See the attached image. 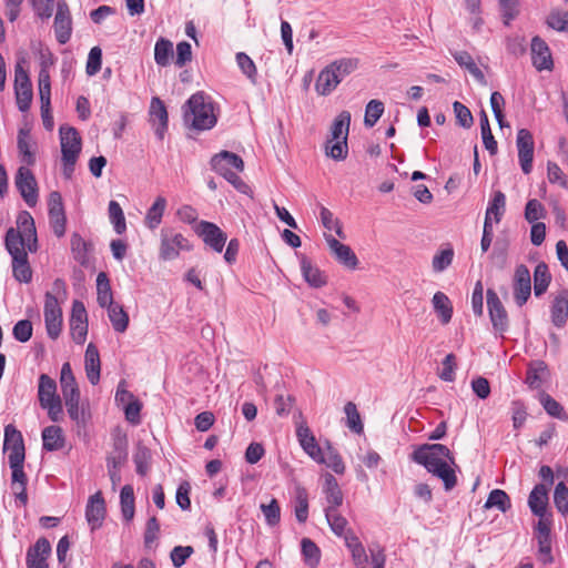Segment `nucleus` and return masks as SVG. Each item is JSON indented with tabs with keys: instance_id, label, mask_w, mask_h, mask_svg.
Segmentation results:
<instances>
[{
	"instance_id": "5fc2aeb1",
	"label": "nucleus",
	"mask_w": 568,
	"mask_h": 568,
	"mask_svg": "<svg viewBox=\"0 0 568 568\" xmlns=\"http://www.w3.org/2000/svg\"><path fill=\"white\" fill-rule=\"evenodd\" d=\"M348 153L347 140H327L325 154L335 161L345 160Z\"/></svg>"
},
{
	"instance_id": "c03bdc74",
	"label": "nucleus",
	"mask_w": 568,
	"mask_h": 568,
	"mask_svg": "<svg viewBox=\"0 0 568 568\" xmlns=\"http://www.w3.org/2000/svg\"><path fill=\"white\" fill-rule=\"evenodd\" d=\"M32 145L33 143L29 130L20 129L18 133V150L22 155L23 162H26L28 165H33L36 162Z\"/></svg>"
},
{
	"instance_id": "7c9ffc66",
	"label": "nucleus",
	"mask_w": 568,
	"mask_h": 568,
	"mask_svg": "<svg viewBox=\"0 0 568 568\" xmlns=\"http://www.w3.org/2000/svg\"><path fill=\"white\" fill-rule=\"evenodd\" d=\"M432 303L442 324H448L453 316V305L448 296L443 292H436L433 296Z\"/></svg>"
},
{
	"instance_id": "de8ad7c7",
	"label": "nucleus",
	"mask_w": 568,
	"mask_h": 568,
	"mask_svg": "<svg viewBox=\"0 0 568 568\" xmlns=\"http://www.w3.org/2000/svg\"><path fill=\"white\" fill-rule=\"evenodd\" d=\"M12 272L13 277L20 283H29L32 280V270L28 261V254L26 256H19L12 258Z\"/></svg>"
},
{
	"instance_id": "09e8293b",
	"label": "nucleus",
	"mask_w": 568,
	"mask_h": 568,
	"mask_svg": "<svg viewBox=\"0 0 568 568\" xmlns=\"http://www.w3.org/2000/svg\"><path fill=\"white\" fill-rule=\"evenodd\" d=\"M120 504L122 516L126 521H130L134 517V491L131 485L122 487L120 493Z\"/></svg>"
},
{
	"instance_id": "ddd939ff",
	"label": "nucleus",
	"mask_w": 568,
	"mask_h": 568,
	"mask_svg": "<svg viewBox=\"0 0 568 568\" xmlns=\"http://www.w3.org/2000/svg\"><path fill=\"white\" fill-rule=\"evenodd\" d=\"M39 95L41 102V116L45 129L51 130L53 126L52 115L50 113L51 105V83L50 74L45 68H41L39 72Z\"/></svg>"
},
{
	"instance_id": "4c0bfd02",
	"label": "nucleus",
	"mask_w": 568,
	"mask_h": 568,
	"mask_svg": "<svg viewBox=\"0 0 568 568\" xmlns=\"http://www.w3.org/2000/svg\"><path fill=\"white\" fill-rule=\"evenodd\" d=\"M108 308V315L109 320L114 328L115 332L124 333L129 326V315L123 310V307L118 304L113 303Z\"/></svg>"
},
{
	"instance_id": "6e6552de",
	"label": "nucleus",
	"mask_w": 568,
	"mask_h": 568,
	"mask_svg": "<svg viewBox=\"0 0 568 568\" xmlns=\"http://www.w3.org/2000/svg\"><path fill=\"white\" fill-rule=\"evenodd\" d=\"M70 332L77 344H83L88 334V314L84 304L73 301L70 317Z\"/></svg>"
},
{
	"instance_id": "680f3d73",
	"label": "nucleus",
	"mask_w": 568,
	"mask_h": 568,
	"mask_svg": "<svg viewBox=\"0 0 568 568\" xmlns=\"http://www.w3.org/2000/svg\"><path fill=\"white\" fill-rule=\"evenodd\" d=\"M384 113V103L379 100H371L365 109L364 123L367 128L376 124Z\"/></svg>"
},
{
	"instance_id": "f257e3e1",
	"label": "nucleus",
	"mask_w": 568,
	"mask_h": 568,
	"mask_svg": "<svg viewBox=\"0 0 568 568\" xmlns=\"http://www.w3.org/2000/svg\"><path fill=\"white\" fill-rule=\"evenodd\" d=\"M183 121L187 128L196 131L212 129L217 116L211 97L202 91L192 94L183 105Z\"/></svg>"
},
{
	"instance_id": "c756f323",
	"label": "nucleus",
	"mask_w": 568,
	"mask_h": 568,
	"mask_svg": "<svg viewBox=\"0 0 568 568\" xmlns=\"http://www.w3.org/2000/svg\"><path fill=\"white\" fill-rule=\"evenodd\" d=\"M339 84L336 74L325 67L320 73L315 82V91L318 95H329Z\"/></svg>"
},
{
	"instance_id": "0e129e2a",
	"label": "nucleus",
	"mask_w": 568,
	"mask_h": 568,
	"mask_svg": "<svg viewBox=\"0 0 568 568\" xmlns=\"http://www.w3.org/2000/svg\"><path fill=\"white\" fill-rule=\"evenodd\" d=\"M267 525L276 526L281 520V508L275 498L271 499L268 504L260 506Z\"/></svg>"
},
{
	"instance_id": "0eeeda50",
	"label": "nucleus",
	"mask_w": 568,
	"mask_h": 568,
	"mask_svg": "<svg viewBox=\"0 0 568 568\" xmlns=\"http://www.w3.org/2000/svg\"><path fill=\"white\" fill-rule=\"evenodd\" d=\"M16 186L20 192L24 202L30 206H34L38 202V184L34 174L30 169L21 166L16 175Z\"/></svg>"
},
{
	"instance_id": "4468645a",
	"label": "nucleus",
	"mask_w": 568,
	"mask_h": 568,
	"mask_svg": "<svg viewBox=\"0 0 568 568\" xmlns=\"http://www.w3.org/2000/svg\"><path fill=\"white\" fill-rule=\"evenodd\" d=\"M211 166L216 173L224 176L234 171L242 172L244 170V162L237 154L222 151L211 159Z\"/></svg>"
},
{
	"instance_id": "f3484780",
	"label": "nucleus",
	"mask_w": 568,
	"mask_h": 568,
	"mask_svg": "<svg viewBox=\"0 0 568 568\" xmlns=\"http://www.w3.org/2000/svg\"><path fill=\"white\" fill-rule=\"evenodd\" d=\"M325 240L332 254L339 264L349 270L357 267L358 258L348 245L341 243L329 234H325Z\"/></svg>"
},
{
	"instance_id": "6e6d98bb",
	"label": "nucleus",
	"mask_w": 568,
	"mask_h": 568,
	"mask_svg": "<svg viewBox=\"0 0 568 568\" xmlns=\"http://www.w3.org/2000/svg\"><path fill=\"white\" fill-rule=\"evenodd\" d=\"M430 473L443 480L447 491L452 490L457 484L455 470L450 467L448 462L434 468Z\"/></svg>"
},
{
	"instance_id": "c9c22d12",
	"label": "nucleus",
	"mask_w": 568,
	"mask_h": 568,
	"mask_svg": "<svg viewBox=\"0 0 568 568\" xmlns=\"http://www.w3.org/2000/svg\"><path fill=\"white\" fill-rule=\"evenodd\" d=\"M38 397L40 404L60 398L59 395H57L55 381L47 374H41L39 377Z\"/></svg>"
},
{
	"instance_id": "393cba45",
	"label": "nucleus",
	"mask_w": 568,
	"mask_h": 568,
	"mask_svg": "<svg viewBox=\"0 0 568 568\" xmlns=\"http://www.w3.org/2000/svg\"><path fill=\"white\" fill-rule=\"evenodd\" d=\"M150 116L153 122H159L154 129V132L160 140H163L165 131L168 129L169 116L164 103L158 97H154L151 100Z\"/></svg>"
},
{
	"instance_id": "cd10ccee",
	"label": "nucleus",
	"mask_w": 568,
	"mask_h": 568,
	"mask_svg": "<svg viewBox=\"0 0 568 568\" xmlns=\"http://www.w3.org/2000/svg\"><path fill=\"white\" fill-rule=\"evenodd\" d=\"M128 458V439L125 436H116L113 439V449L108 457V468L118 469Z\"/></svg>"
},
{
	"instance_id": "473e14b6",
	"label": "nucleus",
	"mask_w": 568,
	"mask_h": 568,
	"mask_svg": "<svg viewBox=\"0 0 568 568\" xmlns=\"http://www.w3.org/2000/svg\"><path fill=\"white\" fill-rule=\"evenodd\" d=\"M301 270L305 281L313 287H322L326 284V276L322 271L312 264V262L303 257L301 261Z\"/></svg>"
},
{
	"instance_id": "c85d7f7f",
	"label": "nucleus",
	"mask_w": 568,
	"mask_h": 568,
	"mask_svg": "<svg viewBox=\"0 0 568 568\" xmlns=\"http://www.w3.org/2000/svg\"><path fill=\"white\" fill-rule=\"evenodd\" d=\"M549 377V371L545 362H531L527 369L526 383L530 388H539Z\"/></svg>"
},
{
	"instance_id": "a19ab883",
	"label": "nucleus",
	"mask_w": 568,
	"mask_h": 568,
	"mask_svg": "<svg viewBox=\"0 0 568 568\" xmlns=\"http://www.w3.org/2000/svg\"><path fill=\"white\" fill-rule=\"evenodd\" d=\"M98 304L106 307L114 303L110 280L104 272H100L97 276Z\"/></svg>"
},
{
	"instance_id": "e2e57ef3",
	"label": "nucleus",
	"mask_w": 568,
	"mask_h": 568,
	"mask_svg": "<svg viewBox=\"0 0 568 568\" xmlns=\"http://www.w3.org/2000/svg\"><path fill=\"white\" fill-rule=\"evenodd\" d=\"M547 179L551 184H557L566 190L568 189V176L555 162L548 161L547 163Z\"/></svg>"
},
{
	"instance_id": "9d476101",
	"label": "nucleus",
	"mask_w": 568,
	"mask_h": 568,
	"mask_svg": "<svg viewBox=\"0 0 568 568\" xmlns=\"http://www.w3.org/2000/svg\"><path fill=\"white\" fill-rule=\"evenodd\" d=\"M195 232L212 250L217 253L223 251L227 236L216 224L207 221H201L196 225Z\"/></svg>"
},
{
	"instance_id": "aec40b11",
	"label": "nucleus",
	"mask_w": 568,
	"mask_h": 568,
	"mask_svg": "<svg viewBox=\"0 0 568 568\" xmlns=\"http://www.w3.org/2000/svg\"><path fill=\"white\" fill-rule=\"evenodd\" d=\"M51 552V545L47 538H39L27 552L28 568H49L47 559Z\"/></svg>"
},
{
	"instance_id": "423d86ee",
	"label": "nucleus",
	"mask_w": 568,
	"mask_h": 568,
	"mask_svg": "<svg viewBox=\"0 0 568 568\" xmlns=\"http://www.w3.org/2000/svg\"><path fill=\"white\" fill-rule=\"evenodd\" d=\"M14 91L19 110L21 112L28 111L32 101V84L28 72L20 63L14 68Z\"/></svg>"
},
{
	"instance_id": "37998d69",
	"label": "nucleus",
	"mask_w": 568,
	"mask_h": 568,
	"mask_svg": "<svg viewBox=\"0 0 568 568\" xmlns=\"http://www.w3.org/2000/svg\"><path fill=\"white\" fill-rule=\"evenodd\" d=\"M551 281V275L546 263L540 262L534 271V292L536 296L542 295Z\"/></svg>"
},
{
	"instance_id": "2eb2a0df",
	"label": "nucleus",
	"mask_w": 568,
	"mask_h": 568,
	"mask_svg": "<svg viewBox=\"0 0 568 568\" xmlns=\"http://www.w3.org/2000/svg\"><path fill=\"white\" fill-rule=\"evenodd\" d=\"M3 450L9 453L8 460L26 459L22 434L11 424L4 427Z\"/></svg>"
},
{
	"instance_id": "49530a36",
	"label": "nucleus",
	"mask_w": 568,
	"mask_h": 568,
	"mask_svg": "<svg viewBox=\"0 0 568 568\" xmlns=\"http://www.w3.org/2000/svg\"><path fill=\"white\" fill-rule=\"evenodd\" d=\"M511 507L510 498L506 491L501 489H494L489 493L484 508H497L501 513H506Z\"/></svg>"
},
{
	"instance_id": "1a4fd4ad",
	"label": "nucleus",
	"mask_w": 568,
	"mask_h": 568,
	"mask_svg": "<svg viewBox=\"0 0 568 568\" xmlns=\"http://www.w3.org/2000/svg\"><path fill=\"white\" fill-rule=\"evenodd\" d=\"M49 219L50 225L52 227L53 233L61 237L65 233V212L62 202V196L58 191H52L49 194Z\"/></svg>"
},
{
	"instance_id": "bf43d9fd",
	"label": "nucleus",
	"mask_w": 568,
	"mask_h": 568,
	"mask_svg": "<svg viewBox=\"0 0 568 568\" xmlns=\"http://www.w3.org/2000/svg\"><path fill=\"white\" fill-rule=\"evenodd\" d=\"M151 452L148 447L139 445L133 456L136 473L141 476L146 475L150 468Z\"/></svg>"
},
{
	"instance_id": "9b49d317",
	"label": "nucleus",
	"mask_w": 568,
	"mask_h": 568,
	"mask_svg": "<svg viewBox=\"0 0 568 568\" xmlns=\"http://www.w3.org/2000/svg\"><path fill=\"white\" fill-rule=\"evenodd\" d=\"M516 144L520 168L525 174H529L532 170L534 160L532 134L527 129H519L517 132Z\"/></svg>"
},
{
	"instance_id": "72a5a7b5",
	"label": "nucleus",
	"mask_w": 568,
	"mask_h": 568,
	"mask_svg": "<svg viewBox=\"0 0 568 568\" xmlns=\"http://www.w3.org/2000/svg\"><path fill=\"white\" fill-rule=\"evenodd\" d=\"M43 448L48 452L59 450L64 445L62 429L59 426H48L42 430Z\"/></svg>"
},
{
	"instance_id": "f03ea898",
	"label": "nucleus",
	"mask_w": 568,
	"mask_h": 568,
	"mask_svg": "<svg viewBox=\"0 0 568 568\" xmlns=\"http://www.w3.org/2000/svg\"><path fill=\"white\" fill-rule=\"evenodd\" d=\"M18 230L10 227L6 233V248L12 258L26 256L28 253L26 246L30 252L37 247V231L33 217L29 212H21L17 219Z\"/></svg>"
},
{
	"instance_id": "a18cd8bd",
	"label": "nucleus",
	"mask_w": 568,
	"mask_h": 568,
	"mask_svg": "<svg viewBox=\"0 0 568 568\" xmlns=\"http://www.w3.org/2000/svg\"><path fill=\"white\" fill-rule=\"evenodd\" d=\"M325 517H326V520L331 527V529L333 530V532L339 537H344L345 538V535L351 531L349 529H347V520L345 517H343L342 515H339L337 513V509H333V507H326L325 508Z\"/></svg>"
},
{
	"instance_id": "e433bc0d",
	"label": "nucleus",
	"mask_w": 568,
	"mask_h": 568,
	"mask_svg": "<svg viewBox=\"0 0 568 568\" xmlns=\"http://www.w3.org/2000/svg\"><path fill=\"white\" fill-rule=\"evenodd\" d=\"M326 500L328 506L336 509L343 503V494L338 486L336 478L332 474L325 475V488Z\"/></svg>"
},
{
	"instance_id": "69168bd1",
	"label": "nucleus",
	"mask_w": 568,
	"mask_h": 568,
	"mask_svg": "<svg viewBox=\"0 0 568 568\" xmlns=\"http://www.w3.org/2000/svg\"><path fill=\"white\" fill-rule=\"evenodd\" d=\"M454 250L447 247L434 255L432 261L433 270L437 273L445 271L453 262Z\"/></svg>"
},
{
	"instance_id": "4be33fe9",
	"label": "nucleus",
	"mask_w": 568,
	"mask_h": 568,
	"mask_svg": "<svg viewBox=\"0 0 568 568\" xmlns=\"http://www.w3.org/2000/svg\"><path fill=\"white\" fill-rule=\"evenodd\" d=\"M296 436L304 452L312 459L322 464L324 455L311 429L306 425L301 424L297 426Z\"/></svg>"
},
{
	"instance_id": "7ed1b4c3",
	"label": "nucleus",
	"mask_w": 568,
	"mask_h": 568,
	"mask_svg": "<svg viewBox=\"0 0 568 568\" xmlns=\"http://www.w3.org/2000/svg\"><path fill=\"white\" fill-rule=\"evenodd\" d=\"M412 457L414 462L423 465L428 471L447 462L455 464L449 448L442 444H425L418 447Z\"/></svg>"
},
{
	"instance_id": "39448f33",
	"label": "nucleus",
	"mask_w": 568,
	"mask_h": 568,
	"mask_svg": "<svg viewBox=\"0 0 568 568\" xmlns=\"http://www.w3.org/2000/svg\"><path fill=\"white\" fill-rule=\"evenodd\" d=\"M43 313L48 336L57 339L62 329V310L60 302L51 293H45Z\"/></svg>"
},
{
	"instance_id": "774afa93",
	"label": "nucleus",
	"mask_w": 568,
	"mask_h": 568,
	"mask_svg": "<svg viewBox=\"0 0 568 568\" xmlns=\"http://www.w3.org/2000/svg\"><path fill=\"white\" fill-rule=\"evenodd\" d=\"M554 503L559 513L568 514V487L562 481L555 488Z\"/></svg>"
},
{
	"instance_id": "f8f14e48",
	"label": "nucleus",
	"mask_w": 568,
	"mask_h": 568,
	"mask_svg": "<svg viewBox=\"0 0 568 568\" xmlns=\"http://www.w3.org/2000/svg\"><path fill=\"white\" fill-rule=\"evenodd\" d=\"M54 31L60 44L67 43L72 33V20L70 9L65 0L57 2V12L54 17Z\"/></svg>"
},
{
	"instance_id": "8fccbe9b",
	"label": "nucleus",
	"mask_w": 568,
	"mask_h": 568,
	"mask_svg": "<svg viewBox=\"0 0 568 568\" xmlns=\"http://www.w3.org/2000/svg\"><path fill=\"white\" fill-rule=\"evenodd\" d=\"M506 196L501 191H495L491 201L486 210V217L494 219L499 223L505 213Z\"/></svg>"
},
{
	"instance_id": "bb28decb",
	"label": "nucleus",
	"mask_w": 568,
	"mask_h": 568,
	"mask_svg": "<svg viewBox=\"0 0 568 568\" xmlns=\"http://www.w3.org/2000/svg\"><path fill=\"white\" fill-rule=\"evenodd\" d=\"M345 545L352 554L355 566L357 568H367L368 556L363 544L353 531H348L345 535Z\"/></svg>"
},
{
	"instance_id": "3c124183",
	"label": "nucleus",
	"mask_w": 568,
	"mask_h": 568,
	"mask_svg": "<svg viewBox=\"0 0 568 568\" xmlns=\"http://www.w3.org/2000/svg\"><path fill=\"white\" fill-rule=\"evenodd\" d=\"M109 219L116 234L121 235L126 231L125 216L122 207L116 201H110L108 207Z\"/></svg>"
},
{
	"instance_id": "6ab92c4d",
	"label": "nucleus",
	"mask_w": 568,
	"mask_h": 568,
	"mask_svg": "<svg viewBox=\"0 0 568 568\" xmlns=\"http://www.w3.org/2000/svg\"><path fill=\"white\" fill-rule=\"evenodd\" d=\"M105 501L101 491H97L92 495L87 504L85 518L91 527V530L100 528L105 518Z\"/></svg>"
},
{
	"instance_id": "412c9836",
	"label": "nucleus",
	"mask_w": 568,
	"mask_h": 568,
	"mask_svg": "<svg viewBox=\"0 0 568 568\" xmlns=\"http://www.w3.org/2000/svg\"><path fill=\"white\" fill-rule=\"evenodd\" d=\"M60 142L62 158H79L81 152V138L72 126L60 128Z\"/></svg>"
},
{
	"instance_id": "20e7f679",
	"label": "nucleus",
	"mask_w": 568,
	"mask_h": 568,
	"mask_svg": "<svg viewBox=\"0 0 568 568\" xmlns=\"http://www.w3.org/2000/svg\"><path fill=\"white\" fill-rule=\"evenodd\" d=\"M190 241L181 233L170 229L161 230L160 258L163 261L175 260L181 251H190Z\"/></svg>"
},
{
	"instance_id": "58836bf2",
	"label": "nucleus",
	"mask_w": 568,
	"mask_h": 568,
	"mask_svg": "<svg viewBox=\"0 0 568 568\" xmlns=\"http://www.w3.org/2000/svg\"><path fill=\"white\" fill-rule=\"evenodd\" d=\"M327 68L336 74L338 82L341 83L347 75L353 73L358 68V59H338L329 63Z\"/></svg>"
},
{
	"instance_id": "a211bd4d",
	"label": "nucleus",
	"mask_w": 568,
	"mask_h": 568,
	"mask_svg": "<svg viewBox=\"0 0 568 568\" xmlns=\"http://www.w3.org/2000/svg\"><path fill=\"white\" fill-rule=\"evenodd\" d=\"M487 306L493 327L496 331L505 332L508 327L507 312L497 293L493 290H487Z\"/></svg>"
},
{
	"instance_id": "a878e982",
	"label": "nucleus",
	"mask_w": 568,
	"mask_h": 568,
	"mask_svg": "<svg viewBox=\"0 0 568 568\" xmlns=\"http://www.w3.org/2000/svg\"><path fill=\"white\" fill-rule=\"evenodd\" d=\"M548 505V489L545 485H536L529 494L528 506L538 517H545Z\"/></svg>"
},
{
	"instance_id": "13d9d810",
	"label": "nucleus",
	"mask_w": 568,
	"mask_h": 568,
	"mask_svg": "<svg viewBox=\"0 0 568 568\" xmlns=\"http://www.w3.org/2000/svg\"><path fill=\"white\" fill-rule=\"evenodd\" d=\"M344 412L347 419V427L356 434H362L364 430V425L362 423L361 415L356 405L353 402L346 403L344 406Z\"/></svg>"
},
{
	"instance_id": "ea45409f",
	"label": "nucleus",
	"mask_w": 568,
	"mask_h": 568,
	"mask_svg": "<svg viewBox=\"0 0 568 568\" xmlns=\"http://www.w3.org/2000/svg\"><path fill=\"white\" fill-rule=\"evenodd\" d=\"M455 61L465 68L478 82L486 83V78L483 71L477 67L473 57L467 51H457L454 54Z\"/></svg>"
},
{
	"instance_id": "603ef678",
	"label": "nucleus",
	"mask_w": 568,
	"mask_h": 568,
	"mask_svg": "<svg viewBox=\"0 0 568 568\" xmlns=\"http://www.w3.org/2000/svg\"><path fill=\"white\" fill-rule=\"evenodd\" d=\"M172 55H173L172 42L164 38L159 39L154 47L155 62L161 67H165L170 63V58Z\"/></svg>"
},
{
	"instance_id": "b1692460",
	"label": "nucleus",
	"mask_w": 568,
	"mask_h": 568,
	"mask_svg": "<svg viewBox=\"0 0 568 568\" xmlns=\"http://www.w3.org/2000/svg\"><path fill=\"white\" fill-rule=\"evenodd\" d=\"M84 367L89 382L97 385L100 381L101 362L97 346L90 343L84 354Z\"/></svg>"
},
{
	"instance_id": "864d4df0",
	"label": "nucleus",
	"mask_w": 568,
	"mask_h": 568,
	"mask_svg": "<svg viewBox=\"0 0 568 568\" xmlns=\"http://www.w3.org/2000/svg\"><path fill=\"white\" fill-rule=\"evenodd\" d=\"M480 131H481V138L483 143L486 148V150L491 154L497 153V142L491 133L490 124L488 116L485 111H481L480 113Z\"/></svg>"
},
{
	"instance_id": "79ce46f5",
	"label": "nucleus",
	"mask_w": 568,
	"mask_h": 568,
	"mask_svg": "<svg viewBox=\"0 0 568 568\" xmlns=\"http://www.w3.org/2000/svg\"><path fill=\"white\" fill-rule=\"evenodd\" d=\"M165 207L166 200L163 196H158L145 215L144 222L149 229L154 230L160 225Z\"/></svg>"
},
{
	"instance_id": "dca6fc26",
	"label": "nucleus",
	"mask_w": 568,
	"mask_h": 568,
	"mask_svg": "<svg viewBox=\"0 0 568 568\" xmlns=\"http://www.w3.org/2000/svg\"><path fill=\"white\" fill-rule=\"evenodd\" d=\"M531 293V277L528 267L520 264L514 274V298L518 306H523Z\"/></svg>"
},
{
	"instance_id": "f704fd0d",
	"label": "nucleus",
	"mask_w": 568,
	"mask_h": 568,
	"mask_svg": "<svg viewBox=\"0 0 568 568\" xmlns=\"http://www.w3.org/2000/svg\"><path fill=\"white\" fill-rule=\"evenodd\" d=\"M351 125V113L342 111L333 121L328 140H347Z\"/></svg>"
},
{
	"instance_id": "2f4dec72",
	"label": "nucleus",
	"mask_w": 568,
	"mask_h": 568,
	"mask_svg": "<svg viewBox=\"0 0 568 568\" xmlns=\"http://www.w3.org/2000/svg\"><path fill=\"white\" fill-rule=\"evenodd\" d=\"M551 322L557 327H562L568 320V296L560 294L555 297L551 308Z\"/></svg>"
},
{
	"instance_id": "5701e85b",
	"label": "nucleus",
	"mask_w": 568,
	"mask_h": 568,
	"mask_svg": "<svg viewBox=\"0 0 568 568\" xmlns=\"http://www.w3.org/2000/svg\"><path fill=\"white\" fill-rule=\"evenodd\" d=\"M531 61L534 67L541 70H550L552 68V59L549 47L539 37H534L531 40Z\"/></svg>"
},
{
	"instance_id": "052dcab7",
	"label": "nucleus",
	"mask_w": 568,
	"mask_h": 568,
	"mask_svg": "<svg viewBox=\"0 0 568 568\" xmlns=\"http://www.w3.org/2000/svg\"><path fill=\"white\" fill-rule=\"evenodd\" d=\"M540 403L547 414H549L552 417H556L558 419L567 420L568 416L564 412L562 406L554 399L550 395L546 393L540 394Z\"/></svg>"
},
{
	"instance_id": "338daca9",
	"label": "nucleus",
	"mask_w": 568,
	"mask_h": 568,
	"mask_svg": "<svg viewBox=\"0 0 568 568\" xmlns=\"http://www.w3.org/2000/svg\"><path fill=\"white\" fill-rule=\"evenodd\" d=\"M546 216L544 205L536 199L529 200L525 207V219L529 223H535Z\"/></svg>"
},
{
	"instance_id": "4d7b16f0",
	"label": "nucleus",
	"mask_w": 568,
	"mask_h": 568,
	"mask_svg": "<svg viewBox=\"0 0 568 568\" xmlns=\"http://www.w3.org/2000/svg\"><path fill=\"white\" fill-rule=\"evenodd\" d=\"M295 501V517L298 523L303 524L307 520L308 517V495L305 488H296Z\"/></svg>"
}]
</instances>
